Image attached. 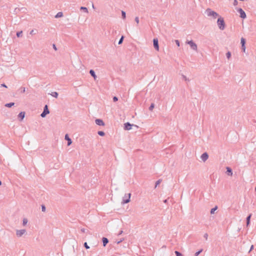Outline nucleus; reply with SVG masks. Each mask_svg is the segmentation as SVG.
<instances>
[{"label":"nucleus","mask_w":256,"mask_h":256,"mask_svg":"<svg viewBox=\"0 0 256 256\" xmlns=\"http://www.w3.org/2000/svg\"><path fill=\"white\" fill-rule=\"evenodd\" d=\"M217 23L220 29L222 30L224 28L225 24L222 18L220 16L218 20Z\"/></svg>","instance_id":"obj_1"},{"label":"nucleus","mask_w":256,"mask_h":256,"mask_svg":"<svg viewBox=\"0 0 256 256\" xmlns=\"http://www.w3.org/2000/svg\"><path fill=\"white\" fill-rule=\"evenodd\" d=\"M206 12L208 16H212L214 18H216L218 16V14L216 12L210 8H208L206 10Z\"/></svg>","instance_id":"obj_2"},{"label":"nucleus","mask_w":256,"mask_h":256,"mask_svg":"<svg viewBox=\"0 0 256 256\" xmlns=\"http://www.w3.org/2000/svg\"><path fill=\"white\" fill-rule=\"evenodd\" d=\"M187 43L188 44H190V46L191 47V48L192 50H197V46L193 41L190 40V41L187 42Z\"/></svg>","instance_id":"obj_3"},{"label":"nucleus","mask_w":256,"mask_h":256,"mask_svg":"<svg viewBox=\"0 0 256 256\" xmlns=\"http://www.w3.org/2000/svg\"><path fill=\"white\" fill-rule=\"evenodd\" d=\"M50 113V111L48 109V106L47 105H46L44 108V110L42 113L41 114V116L44 118L46 116Z\"/></svg>","instance_id":"obj_4"},{"label":"nucleus","mask_w":256,"mask_h":256,"mask_svg":"<svg viewBox=\"0 0 256 256\" xmlns=\"http://www.w3.org/2000/svg\"><path fill=\"white\" fill-rule=\"evenodd\" d=\"M26 232V230H17L16 232V234L18 237H20Z\"/></svg>","instance_id":"obj_5"},{"label":"nucleus","mask_w":256,"mask_h":256,"mask_svg":"<svg viewBox=\"0 0 256 256\" xmlns=\"http://www.w3.org/2000/svg\"><path fill=\"white\" fill-rule=\"evenodd\" d=\"M154 46L157 51L159 50V46L158 44V40L156 38L154 39Z\"/></svg>","instance_id":"obj_6"},{"label":"nucleus","mask_w":256,"mask_h":256,"mask_svg":"<svg viewBox=\"0 0 256 256\" xmlns=\"http://www.w3.org/2000/svg\"><path fill=\"white\" fill-rule=\"evenodd\" d=\"M238 12L240 14V16L242 18H246V14L244 12L242 8H238Z\"/></svg>","instance_id":"obj_7"},{"label":"nucleus","mask_w":256,"mask_h":256,"mask_svg":"<svg viewBox=\"0 0 256 256\" xmlns=\"http://www.w3.org/2000/svg\"><path fill=\"white\" fill-rule=\"evenodd\" d=\"M240 42L242 46V49L243 51L244 52L246 51V46H245V44H246V40L244 38H242L240 40Z\"/></svg>","instance_id":"obj_8"},{"label":"nucleus","mask_w":256,"mask_h":256,"mask_svg":"<svg viewBox=\"0 0 256 256\" xmlns=\"http://www.w3.org/2000/svg\"><path fill=\"white\" fill-rule=\"evenodd\" d=\"M208 158V154L207 153L205 152V153H204L202 156H201V158L202 160L204 161V162H205L207 160V159Z\"/></svg>","instance_id":"obj_9"},{"label":"nucleus","mask_w":256,"mask_h":256,"mask_svg":"<svg viewBox=\"0 0 256 256\" xmlns=\"http://www.w3.org/2000/svg\"><path fill=\"white\" fill-rule=\"evenodd\" d=\"M132 125L129 122H126L124 124V129L126 130H130L132 128Z\"/></svg>","instance_id":"obj_10"},{"label":"nucleus","mask_w":256,"mask_h":256,"mask_svg":"<svg viewBox=\"0 0 256 256\" xmlns=\"http://www.w3.org/2000/svg\"><path fill=\"white\" fill-rule=\"evenodd\" d=\"M96 123L98 124V125H99V126H104V122L102 120H100V119H96Z\"/></svg>","instance_id":"obj_11"},{"label":"nucleus","mask_w":256,"mask_h":256,"mask_svg":"<svg viewBox=\"0 0 256 256\" xmlns=\"http://www.w3.org/2000/svg\"><path fill=\"white\" fill-rule=\"evenodd\" d=\"M65 139L68 140V145L70 146L72 144V142L71 139L69 138L68 134H66L65 136Z\"/></svg>","instance_id":"obj_12"},{"label":"nucleus","mask_w":256,"mask_h":256,"mask_svg":"<svg viewBox=\"0 0 256 256\" xmlns=\"http://www.w3.org/2000/svg\"><path fill=\"white\" fill-rule=\"evenodd\" d=\"M24 116H25V112H20L19 114H18V118H20V120H22L24 118Z\"/></svg>","instance_id":"obj_13"},{"label":"nucleus","mask_w":256,"mask_h":256,"mask_svg":"<svg viewBox=\"0 0 256 256\" xmlns=\"http://www.w3.org/2000/svg\"><path fill=\"white\" fill-rule=\"evenodd\" d=\"M130 196H131V194L130 193H129L128 194V199H126V200H124V202H122V203L123 204H126V203L129 202L130 201Z\"/></svg>","instance_id":"obj_14"},{"label":"nucleus","mask_w":256,"mask_h":256,"mask_svg":"<svg viewBox=\"0 0 256 256\" xmlns=\"http://www.w3.org/2000/svg\"><path fill=\"white\" fill-rule=\"evenodd\" d=\"M251 216L252 214H250L246 218V226H248L250 224Z\"/></svg>","instance_id":"obj_15"},{"label":"nucleus","mask_w":256,"mask_h":256,"mask_svg":"<svg viewBox=\"0 0 256 256\" xmlns=\"http://www.w3.org/2000/svg\"><path fill=\"white\" fill-rule=\"evenodd\" d=\"M108 240L106 238H102V242H103V245L104 246H106V245L108 243Z\"/></svg>","instance_id":"obj_16"},{"label":"nucleus","mask_w":256,"mask_h":256,"mask_svg":"<svg viewBox=\"0 0 256 256\" xmlns=\"http://www.w3.org/2000/svg\"><path fill=\"white\" fill-rule=\"evenodd\" d=\"M90 73L92 75V76L94 78V79L96 80V76L94 73V72L93 70H90Z\"/></svg>","instance_id":"obj_17"},{"label":"nucleus","mask_w":256,"mask_h":256,"mask_svg":"<svg viewBox=\"0 0 256 256\" xmlns=\"http://www.w3.org/2000/svg\"><path fill=\"white\" fill-rule=\"evenodd\" d=\"M63 16V14H62V12H58L56 15V18H60V17H62Z\"/></svg>","instance_id":"obj_18"},{"label":"nucleus","mask_w":256,"mask_h":256,"mask_svg":"<svg viewBox=\"0 0 256 256\" xmlns=\"http://www.w3.org/2000/svg\"><path fill=\"white\" fill-rule=\"evenodd\" d=\"M14 104V102H10V103L6 104L5 105V106H6V107L10 108V107H12V106H13Z\"/></svg>","instance_id":"obj_19"},{"label":"nucleus","mask_w":256,"mask_h":256,"mask_svg":"<svg viewBox=\"0 0 256 256\" xmlns=\"http://www.w3.org/2000/svg\"><path fill=\"white\" fill-rule=\"evenodd\" d=\"M226 170L227 172H228L230 176H232V170L230 168L228 167L226 168Z\"/></svg>","instance_id":"obj_20"},{"label":"nucleus","mask_w":256,"mask_h":256,"mask_svg":"<svg viewBox=\"0 0 256 256\" xmlns=\"http://www.w3.org/2000/svg\"><path fill=\"white\" fill-rule=\"evenodd\" d=\"M218 207L216 206L215 208H212L210 210L211 214H214V212L217 210Z\"/></svg>","instance_id":"obj_21"},{"label":"nucleus","mask_w":256,"mask_h":256,"mask_svg":"<svg viewBox=\"0 0 256 256\" xmlns=\"http://www.w3.org/2000/svg\"><path fill=\"white\" fill-rule=\"evenodd\" d=\"M51 95L52 96H54L55 98H57L58 96V93L57 92H52V94H51Z\"/></svg>","instance_id":"obj_22"},{"label":"nucleus","mask_w":256,"mask_h":256,"mask_svg":"<svg viewBox=\"0 0 256 256\" xmlns=\"http://www.w3.org/2000/svg\"><path fill=\"white\" fill-rule=\"evenodd\" d=\"M80 10H84L86 12L88 13V10L87 8H86V7L82 6V7H80Z\"/></svg>","instance_id":"obj_23"},{"label":"nucleus","mask_w":256,"mask_h":256,"mask_svg":"<svg viewBox=\"0 0 256 256\" xmlns=\"http://www.w3.org/2000/svg\"><path fill=\"white\" fill-rule=\"evenodd\" d=\"M28 220H27L26 218H24V219L23 220V222H22V224H23V225H24V226L26 225V224L28 223Z\"/></svg>","instance_id":"obj_24"},{"label":"nucleus","mask_w":256,"mask_h":256,"mask_svg":"<svg viewBox=\"0 0 256 256\" xmlns=\"http://www.w3.org/2000/svg\"><path fill=\"white\" fill-rule=\"evenodd\" d=\"M174 252L176 256H183V255L178 251H175Z\"/></svg>","instance_id":"obj_25"},{"label":"nucleus","mask_w":256,"mask_h":256,"mask_svg":"<svg viewBox=\"0 0 256 256\" xmlns=\"http://www.w3.org/2000/svg\"><path fill=\"white\" fill-rule=\"evenodd\" d=\"M98 133L100 136H104V132L102 131H98Z\"/></svg>","instance_id":"obj_26"},{"label":"nucleus","mask_w":256,"mask_h":256,"mask_svg":"<svg viewBox=\"0 0 256 256\" xmlns=\"http://www.w3.org/2000/svg\"><path fill=\"white\" fill-rule=\"evenodd\" d=\"M154 107V104H152L150 107L149 108V109L150 110H152L153 108Z\"/></svg>","instance_id":"obj_27"},{"label":"nucleus","mask_w":256,"mask_h":256,"mask_svg":"<svg viewBox=\"0 0 256 256\" xmlns=\"http://www.w3.org/2000/svg\"><path fill=\"white\" fill-rule=\"evenodd\" d=\"M22 31H20V32H18L17 34H16V36L18 37H20L22 36Z\"/></svg>","instance_id":"obj_28"},{"label":"nucleus","mask_w":256,"mask_h":256,"mask_svg":"<svg viewBox=\"0 0 256 256\" xmlns=\"http://www.w3.org/2000/svg\"><path fill=\"white\" fill-rule=\"evenodd\" d=\"M122 14L123 19H124L126 18V12L124 11H122Z\"/></svg>","instance_id":"obj_29"},{"label":"nucleus","mask_w":256,"mask_h":256,"mask_svg":"<svg viewBox=\"0 0 256 256\" xmlns=\"http://www.w3.org/2000/svg\"><path fill=\"white\" fill-rule=\"evenodd\" d=\"M162 182L161 180H158L156 183V187Z\"/></svg>","instance_id":"obj_30"},{"label":"nucleus","mask_w":256,"mask_h":256,"mask_svg":"<svg viewBox=\"0 0 256 256\" xmlns=\"http://www.w3.org/2000/svg\"><path fill=\"white\" fill-rule=\"evenodd\" d=\"M123 39H124V36H122V38H120V40L119 42H118V44H120L122 42Z\"/></svg>","instance_id":"obj_31"},{"label":"nucleus","mask_w":256,"mask_h":256,"mask_svg":"<svg viewBox=\"0 0 256 256\" xmlns=\"http://www.w3.org/2000/svg\"><path fill=\"white\" fill-rule=\"evenodd\" d=\"M84 247L86 248V249H88L90 248V247L88 246V244L86 242H85L84 244Z\"/></svg>","instance_id":"obj_32"},{"label":"nucleus","mask_w":256,"mask_h":256,"mask_svg":"<svg viewBox=\"0 0 256 256\" xmlns=\"http://www.w3.org/2000/svg\"><path fill=\"white\" fill-rule=\"evenodd\" d=\"M230 56H231V54H230V52H228L226 54V56H227V58H230Z\"/></svg>","instance_id":"obj_33"},{"label":"nucleus","mask_w":256,"mask_h":256,"mask_svg":"<svg viewBox=\"0 0 256 256\" xmlns=\"http://www.w3.org/2000/svg\"><path fill=\"white\" fill-rule=\"evenodd\" d=\"M202 252V250H200L198 252H196V254H195V256H198L201 252Z\"/></svg>","instance_id":"obj_34"},{"label":"nucleus","mask_w":256,"mask_h":256,"mask_svg":"<svg viewBox=\"0 0 256 256\" xmlns=\"http://www.w3.org/2000/svg\"><path fill=\"white\" fill-rule=\"evenodd\" d=\"M135 20L138 24L139 23V19L138 17H136L135 18Z\"/></svg>","instance_id":"obj_35"},{"label":"nucleus","mask_w":256,"mask_h":256,"mask_svg":"<svg viewBox=\"0 0 256 256\" xmlns=\"http://www.w3.org/2000/svg\"><path fill=\"white\" fill-rule=\"evenodd\" d=\"M238 2L237 0H234V6H236V5H238Z\"/></svg>","instance_id":"obj_36"},{"label":"nucleus","mask_w":256,"mask_h":256,"mask_svg":"<svg viewBox=\"0 0 256 256\" xmlns=\"http://www.w3.org/2000/svg\"><path fill=\"white\" fill-rule=\"evenodd\" d=\"M113 100L114 102H116L118 100V99L117 97L114 96L113 98Z\"/></svg>","instance_id":"obj_37"},{"label":"nucleus","mask_w":256,"mask_h":256,"mask_svg":"<svg viewBox=\"0 0 256 256\" xmlns=\"http://www.w3.org/2000/svg\"><path fill=\"white\" fill-rule=\"evenodd\" d=\"M176 44H177V46H180V42H178V40H176Z\"/></svg>","instance_id":"obj_38"},{"label":"nucleus","mask_w":256,"mask_h":256,"mask_svg":"<svg viewBox=\"0 0 256 256\" xmlns=\"http://www.w3.org/2000/svg\"><path fill=\"white\" fill-rule=\"evenodd\" d=\"M42 210L43 212H45V210H46V208H45V206H42Z\"/></svg>","instance_id":"obj_39"},{"label":"nucleus","mask_w":256,"mask_h":256,"mask_svg":"<svg viewBox=\"0 0 256 256\" xmlns=\"http://www.w3.org/2000/svg\"><path fill=\"white\" fill-rule=\"evenodd\" d=\"M208 235L207 234H206L204 236V237L205 238L206 240L208 238Z\"/></svg>","instance_id":"obj_40"},{"label":"nucleus","mask_w":256,"mask_h":256,"mask_svg":"<svg viewBox=\"0 0 256 256\" xmlns=\"http://www.w3.org/2000/svg\"><path fill=\"white\" fill-rule=\"evenodd\" d=\"M1 86H4V88H7L6 86V84H2Z\"/></svg>","instance_id":"obj_41"},{"label":"nucleus","mask_w":256,"mask_h":256,"mask_svg":"<svg viewBox=\"0 0 256 256\" xmlns=\"http://www.w3.org/2000/svg\"><path fill=\"white\" fill-rule=\"evenodd\" d=\"M254 248V246L252 245L250 247V251H251Z\"/></svg>","instance_id":"obj_42"},{"label":"nucleus","mask_w":256,"mask_h":256,"mask_svg":"<svg viewBox=\"0 0 256 256\" xmlns=\"http://www.w3.org/2000/svg\"><path fill=\"white\" fill-rule=\"evenodd\" d=\"M53 47H54V49L55 50H56V46L55 44H54V45H53Z\"/></svg>","instance_id":"obj_43"},{"label":"nucleus","mask_w":256,"mask_h":256,"mask_svg":"<svg viewBox=\"0 0 256 256\" xmlns=\"http://www.w3.org/2000/svg\"><path fill=\"white\" fill-rule=\"evenodd\" d=\"M34 30H31V32H30V34H34Z\"/></svg>","instance_id":"obj_44"},{"label":"nucleus","mask_w":256,"mask_h":256,"mask_svg":"<svg viewBox=\"0 0 256 256\" xmlns=\"http://www.w3.org/2000/svg\"><path fill=\"white\" fill-rule=\"evenodd\" d=\"M25 91H26V88H24L22 92H25Z\"/></svg>","instance_id":"obj_45"},{"label":"nucleus","mask_w":256,"mask_h":256,"mask_svg":"<svg viewBox=\"0 0 256 256\" xmlns=\"http://www.w3.org/2000/svg\"><path fill=\"white\" fill-rule=\"evenodd\" d=\"M92 8H94V4H92Z\"/></svg>","instance_id":"obj_46"},{"label":"nucleus","mask_w":256,"mask_h":256,"mask_svg":"<svg viewBox=\"0 0 256 256\" xmlns=\"http://www.w3.org/2000/svg\"><path fill=\"white\" fill-rule=\"evenodd\" d=\"M1 184H2V182H1V181L0 180V185H1Z\"/></svg>","instance_id":"obj_47"},{"label":"nucleus","mask_w":256,"mask_h":256,"mask_svg":"<svg viewBox=\"0 0 256 256\" xmlns=\"http://www.w3.org/2000/svg\"><path fill=\"white\" fill-rule=\"evenodd\" d=\"M255 190H256V189Z\"/></svg>","instance_id":"obj_48"}]
</instances>
